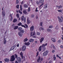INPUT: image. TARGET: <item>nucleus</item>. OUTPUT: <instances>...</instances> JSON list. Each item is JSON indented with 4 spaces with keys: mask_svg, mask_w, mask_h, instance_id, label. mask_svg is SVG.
Wrapping results in <instances>:
<instances>
[{
    "mask_svg": "<svg viewBox=\"0 0 63 63\" xmlns=\"http://www.w3.org/2000/svg\"><path fill=\"white\" fill-rule=\"evenodd\" d=\"M48 53V51L46 50L43 53V56H46L47 55V54Z\"/></svg>",
    "mask_w": 63,
    "mask_h": 63,
    "instance_id": "nucleus-1",
    "label": "nucleus"
},
{
    "mask_svg": "<svg viewBox=\"0 0 63 63\" xmlns=\"http://www.w3.org/2000/svg\"><path fill=\"white\" fill-rule=\"evenodd\" d=\"M11 59L10 60V61H14L15 60V56L13 55L11 56Z\"/></svg>",
    "mask_w": 63,
    "mask_h": 63,
    "instance_id": "nucleus-2",
    "label": "nucleus"
},
{
    "mask_svg": "<svg viewBox=\"0 0 63 63\" xmlns=\"http://www.w3.org/2000/svg\"><path fill=\"white\" fill-rule=\"evenodd\" d=\"M21 20L22 21L24 20V22H26V18L24 17V16H23L21 17Z\"/></svg>",
    "mask_w": 63,
    "mask_h": 63,
    "instance_id": "nucleus-3",
    "label": "nucleus"
},
{
    "mask_svg": "<svg viewBox=\"0 0 63 63\" xmlns=\"http://www.w3.org/2000/svg\"><path fill=\"white\" fill-rule=\"evenodd\" d=\"M26 47L25 45H24L22 47V51H24L25 50V49H26Z\"/></svg>",
    "mask_w": 63,
    "mask_h": 63,
    "instance_id": "nucleus-4",
    "label": "nucleus"
},
{
    "mask_svg": "<svg viewBox=\"0 0 63 63\" xmlns=\"http://www.w3.org/2000/svg\"><path fill=\"white\" fill-rule=\"evenodd\" d=\"M17 61L19 62V63H20V62H21V58L19 57H18L17 58Z\"/></svg>",
    "mask_w": 63,
    "mask_h": 63,
    "instance_id": "nucleus-5",
    "label": "nucleus"
},
{
    "mask_svg": "<svg viewBox=\"0 0 63 63\" xmlns=\"http://www.w3.org/2000/svg\"><path fill=\"white\" fill-rule=\"evenodd\" d=\"M34 26H32L30 28L31 31H32L34 30Z\"/></svg>",
    "mask_w": 63,
    "mask_h": 63,
    "instance_id": "nucleus-6",
    "label": "nucleus"
},
{
    "mask_svg": "<svg viewBox=\"0 0 63 63\" xmlns=\"http://www.w3.org/2000/svg\"><path fill=\"white\" fill-rule=\"evenodd\" d=\"M5 12L4 11H2V16L4 17L5 16Z\"/></svg>",
    "mask_w": 63,
    "mask_h": 63,
    "instance_id": "nucleus-7",
    "label": "nucleus"
},
{
    "mask_svg": "<svg viewBox=\"0 0 63 63\" xmlns=\"http://www.w3.org/2000/svg\"><path fill=\"white\" fill-rule=\"evenodd\" d=\"M4 60L6 62H8L9 61V59L7 58L5 59Z\"/></svg>",
    "mask_w": 63,
    "mask_h": 63,
    "instance_id": "nucleus-8",
    "label": "nucleus"
},
{
    "mask_svg": "<svg viewBox=\"0 0 63 63\" xmlns=\"http://www.w3.org/2000/svg\"><path fill=\"white\" fill-rule=\"evenodd\" d=\"M47 45V43H46L45 44H43L42 46V47L43 48L46 47H45Z\"/></svg>",
    "mask_w": 63,
    "mask_h": 63,
    "instance_id": "nucleus-9",
    "label": "nucleus"
},
{
    "mask_svg": "<svg viewBox=\"0 0 63 63\" xmlns=\"http://www.w3.org/2000/svg\"><path fill=\"white\" fill-rule=\"evenodd\" d=\"M35 32H33H33H32L31 33V36H34L35 35Z\"/></svg>",
    "mask_w": 63,
    "mask_h": 63,
    "instance_id": "nucleus-10",
    "label": "nucleus"
},
{
    "mask_svg": "<svg viewBox=\"0 0 63 63\" xmlns=\"http://www.w3.org/2000/svg\"><path fill=\"white\" fill-rule=\"evenodd\" d=\"M40 58H41V57L40 56H39L38 57V59L37 60V62H39L40 61Z\"/></svg>",
    "mask_w": 63,
    "mask_h": 63,
    "instance_id": "nucleus-11",
    "label": "nucleus"
},
{
    "mask_svg": "<svg viewBox=\"0 0 63 63\" xmlns=\"http://www.w3.org/2000/svg\"><path fill=\"white\" fill-rule=\"evenodd\" d=\"M42 46H41L39 47V51H41L42 50Z\"/></svg>",
    "mask_w": 63,
    "mask_h": 63,
    "instance_id": "nucleus-12",
    "label": "nucleus"
},
{
    "mask_svg": "<svg viewBox=\"0 0 63 63\" xmlns=\"http://www.w3.org/2000/svg\"><path fill=\"white\" fill-rule=\"evenodd\" d=\"M44 38L43 37L41 38L40 40V43H42L43 41H44Z\"/></svg>",
    "mask_w": 63,
    "mask_h": 63,
    "instance_id": "nucleus-13",
    "label": "nucleus"
},
{
    "mask_svg": "<svg viewBox=\"0 0 63 63\" xmlns=\"http://www.w3.org/2000/svg\"><path fill=\"white\" fill-rule=\"evenodd\" d=\"M18 35L20 36V37H21L22 36V34H21V32H19L18 33Z\"/></svg>",
    "mask_w": 63,
    "mask_h": 63,
    "instance_id": "nucleus-14",
    "label": "nucleus"
},
{
    "mask_svg": "<svg viewBox=\"0 0 63 63\" xmlns=\"http://www.w3.org/2000/svg\"><path fill=\"white\" fill-rule=\"evenodd\" d=\"M7 41L5 40V38H4V41H3V44L4 45H5L6 44V42Z\"/></svg>",
    "mask_w": 63,
    "mask_h": 63,
    "instance_id": "nucleus-15",
    "label": "nucleus"
},
{
    "mask_svg": "<svg viewBox=\"0 0 63 63\" xmlns=\"http://www.w3.org/2000/svg\"><path fill=\"white\" fill-rule=\"evenodd\" d=\"M34 41V39H31L29 40V42L30 43H31V42H33Z\"/></svg>",
    "mask_w": 63,
    "mask_h": 63,
    "instance_id": "nucleus-16",
    "label": "nucleus"
},
{
    "mask_svg": "<svg viewBox=\"0 0 63 63\" xmlns=\"http://www.w3.org/2000/svg\"><path fill=\"white\" fill-rule=\"evenodd\" d=\"M58 19L59 21L60 22H62V19H61L60 18H58Z\"/></svg>",
    "mask_w": 63,
    "mask_h": 63,
    "instance_id": "nucleus-17",
    "label": "nucleus"
},
{
    "mask_svg": "<svg viewBox=\"0 0 63 63\" xmlns=\"http://www.w3.org/2000/svg\"><path fill=\"white\" fill-rule=\"evenodd\" d=\"M25 45L26 46H29L30 45V43H29V42L27 43H25Z\"/></svg>",
    "mask_w": 63,
    "mask_h": 63,
    "instance_id": "nucleus-18",
    "label": "nucleus"
},
{
    "mask_svg": "<svg viewBox=\"0 0 63 63\" xmlns=\"http://www.w3.org/2000/svg\"><path fill=\"white\" fill-rule=\"evenodd\" d=\"M20 54L21 57L22 59H23V54H22V52H21L20 53Z\"/></svg>",
    "mask_w": 63,
    "mask_h": 63,
    "instance_id": "nucleus-19",
    "label": "nucleus"
},
{
    "mask_svg": "<svg viewBox=\"0 0 63 63\" xmlns=\"http://www.w3.org/2000/svg\"><path fill=\"white\" fill-rule=\"evenodd\" d=\"M18 26H15L14 27V30H16V29H17L18 28Z\"/></svg>",
    "mask_w": 63,
    "mask_h": 63,
    "instance_id": "nucleus-20",
    "label": "nucleus"
},
{
    "mask_svg": "<svg viewBox=\"0 0 63 63\" xmlns=\"http://www.w3.org/2000/svg\"><path fill=\"white\" fill-rule=\"evenodd\" d=\"M23 6L25 8H28V5L26 4H25L23 5Z\"/></svg>",
    "mask_w": 63,
    "mask_h": 63,
    "instance_id": "nucleus-21",
    "label": "nucleus"
},
{
    "mask_svg": "<svg viewBox=\"0 0 63 63\" xmlns=\"http://www.w3.org/2000/svg\"><path fill=\"white\" fill-rule=\"evenodd\" d=\"M44 2V0H40L39 1V3H43Z\"/></svg>",
    "mask_w": 63,
    "mask_h": 63,
    "instance_id": "nucleus-22",
    "label": "nucleus"
},
{
    "mask_svg": "<svg viewBox=\"0 0 63 63\" xmlns=\"http://www.w3.org/2000/svg\"><path fill=\"white\" fill-rule=\"evenodd\" d=\"M17 21V20L16 19L14 18L13 19V22H16Z\"/></svg>",
    "mask_w": 63,
    "mask_h": 63,
    "instance_id": "nucleus-23",
    "label": "nucleus"
},
{
    "mask_svg": "<svg viewBox=\"0 0 63 63\" xmlns=\"http://www.w3.org/2000/svg\"><path fill=\"white\" fill-rule=\"evenodd\" d=\"M27 23L28 24H29L30 23V20H29L28 19H27Z\"/></svg>",
    "mask_w": 63,
    "mask_h": 63,
    "instance_id": "nucleus-24",
    "label": "nucleus"
},
{
    "mask_svg": "<svg viewBox=\"0 0 63 63\" xmlns=\"http://www.w3.org/2000/svg\"><path fill=\"white\" fill-rule=\"evenodd\" d=\"M23 13L25 14H26L27 13V12H26V11L25 10H24L23 11Z\"/></svg>",
    "mask_w": 63,
    "mask_h": 63,
    "instance_id": "nucleus-25",
    "label": "nucleus"
},
{
    "mask_svg": "<svg viewBox=\"0 0 63 63\" xmlns=\"http://www.w3.org/2000/svg\"><path fill=\"white\" fill-rule=\"evenodd\" d=\"M51 40L53 42H54V43L55 42V40L53 38H52L51 39Z\"/></svg>",
    "mask_w": 63,
    "mask_h": 63,
    "instance_id": "nucleus-26",
    "label": "nucleus"
},
{
    "mask_svg": "<svg viewBox=\"0 0 63 63\" xmlns=\"http://www.w3.org/2000/svg\"><path fill=\"white\" fill-rule=\"evenodd\" d=\"M34 14H32L31 16V17L32 18H34Z\"/></svg>",
    "mask_w": 63,
    "mask_h": 63,
    "instance_id": "nucleus-27",
    "label": "nucleus"
},
{
    "mask_svg": "<svg viewBox=\"0 0 63 63\" xmlns=\"http://www.w3.org/2000/svg\"><path fill=\"white\" fill-rule=\"evenodd\" d=\"M14 47H12L10 49V51H11V50H14Z\"/></svg>",
    "mask_w": 63,
    "mask_h": 63,
    "instance_id": "nucleus-28",
    "label": "nucleus"
},
{
    "mask_svg": "<svg viewBox=\"0 0 63 63\" xmlns=\"http://www.w3.org/2000/svg\"><path fill=\"white\" fill-rule=\"evenodd\" d=\"M27 40H28V39L27 38H26L23 41L24 42H26V41H27Z\"/></svg>",
    "mask_w": 63,
    "mask_h": 63,
    "instance_id": "nucleus-29",
    "label": "nucleus"
},
{
    "mask_svg": "<svg viewBox=\"0 0 63 63\" xmlns=\"http://www.w3.org/2000/svg\"><path fill=\"white\" fill-rule=\"evenodd\" d=\"M44 29L43 27H41L39 28V30L40 31H41V30H44Z\"/></svg>",
    "mask_w": 63,
    "mask_h": 63,
    "instance_id": "nucleus-30",
    "label": "nucleus"
},
{
    "mask_svg": "<svg viewBox=\"0 0 63 63\" xmlns=\"http://www.w3.org/2000/svg\"><path fill=\"white\" fill-rule=\"evenodd\" d=\"M20 8L21 11H22V5H20Z\"/></svg>",
    "mask_w": 63,
    "mask_h": 63,
    "instance_id": "nucleus-31",
    "label": "nucleus"
},
{
    "mask_svg": "<svg viewBox=\"0 0 63 63\" xmlns=\"http://www.w3.org/2000/svg\"><path fill=\"white\" fill-rule=\"evenodd\" d=\"M46 47L43 48V51H44L46 50Z\"/></svg>",
    "mask_w": 63,
    "mask_h": 63,
    "instance_id": "nucleus-32",
    "label": "nucleus"
},
{
    "mask_svg": "<svg viewBox=\"0 0 63 63\" xmlns=\"http://www.w3.org/2000/svg\"><path fill=\"white\" fill-rule=\"evenodd\" d=\"M21 29H22V28L21 27H19L18 28V30L19 31Z\"/></svg>",
    "mask_w": 63,
    "mask_h": 63,
    "instance_id": "nucleus-33",
    "label": "nucleus"
},
{
    "mask_svg": "<svg viewBox=\"0 0 63 63\" xmlns=\"http://www.w3.org/2000/svg\"><path fill=\"white\" fill-rule=\"evenodd\" d=\"M47 5L46 4L44 6L45 9H46V8H47Z\"/></svg>",
    "mask_w": 63,
    "mask_h": 63,
    "instance_id": "nucleus-34",
    "label": "nucleus"
},
{
    "mask_svg": "<svg viewBox=\"0 0 63 63\" xmlns=\"http://www.w3.org/2000/svg\"><path fill=\"white\" fill-rule=\"evenodd\" d=\"M15 55L16 58H17V55L16 54H15Z\"/></svg>",
    "mask_w": 63,
    "mask_h": 63,
    "instance_id": "nucleus-35",
    "label": "nucleus"
},
{
    "mask_svg": "<svg viewBox=\"0 0 63 63\" xmlns=\"http://www.w3.org/2000/svg\"><path fill=\"white\" fill-rule=\"evenodd\" d=\"M22 25V23H20L18 24V26H20V25Z\"/></svg>",
    "mask_w": 63,
    "mask_h": 63,
    "instance_id": "nucleus-36",
    "label": "nucleus"
},
{
    "mask_svg": "<svg viewBox=\"0 0 63 63\" xmlns=\"http://www.w3.org/2000/svg\"><path fill=\"white\" fill-rule=\"evenodd\" d=\"M58 11L59 12H62V10H58Z\"/></svg>",
    "mask_w": 63,
    "mask_h": 63,
    "instance_id": "nucleus-37",
    "label": "nucleus"
},
{
    "mask_svg": "<svg viewBox=\"0 0 63 63\" xmlns=\"http://www.w3.org/2000/svg\"><path fill=\"white\" fill-rule=\"evenodd\" d=\"M59 28H58V26H56V27H55V29H56L57 30Z\"/></svg>",
    "mask_w": 63,
    "mask_h": 63,
    "instance_id": "nucleus-38",
    "label": "nucleus"
},
{
    "mask_svg": "<svg viewBox=\"0 0 63 63\" xmlns=\"http://www.w3.org/2000/svg\"><path fill=\"white\" fill-rule=\"evenodd\" d=\"M47 30L49 32H50V31H51V30H50V29H47Z\"/></svg>",
    "mask_w": 63,
    "mask_h": 63,
    "instance_id": "nucleus-39",
    "label": "nucleus"
},
{
    "mask_svg": "<svg viewBox=\"0 0 63 63\" xmlns=\"http://www.w3.org/2000/svg\"><path fill=\"white\" fill-rule=\"evenodd\" d=\"M19 3V1H18V0H16V4H18Z\"/></svg>",
    "mask_w": 63,
    "mask_h": 63,
    "instance_id": "nucleus-40",
    "label": "nucleus"
},
{
    "mask_svg": "<svg viewBox=\"0 0 63 63\" xmlns=\"http://www.w3.org/2000/svg\"><path fill=\"white\" fill-rule=\"evenodd\" d=\"M42 24H43V23L42 22H41L40 24V25L41 26H42Z\"/></svg>",
    "mask_w": 63,
    "mask_h": 63,
    "instance_id": "nucleus-41",
    "label": "nucleus"
},
{
    "mask_svg": "<svg viewBox=\"0 0 63 63\" xmlns=\"http://www.w3.org/2000/svg\"><path fill=\"white\" fill-rule=\"evenodd\" d=\"M19 15L18 14H17L16 16L18 18H19Z\"/></svg>",
    "mask_w": 63,
    "mask_h": 63,
    "instance_id": "nucleus-42",
    "label": "nucleus"
},
{
    "mask_svg": "<svg viewBox=\"0 0 63 63\" xmlns=\"http://www.w3.org/2000/svg\"><path fill=\"white\" fill-rule=\"evenodd\" d=\"M36 34L38 35H40V32H38L36 33Z\"/></svg>",
    "mask_w": 63,
    "mask_h": 63,
    "instance_id": "nucleus-43",
    "label": "nucleus"
},
{
    "mask_svg": "<svg viewBox=\"0 0 63 63\" xmlns=\"http://www.w3.org/2000/svg\"><path fill=\"white\" fill-rule=\"evenodd\" d=\"M52 46H53V48H54V49H55V46H54L53 45H52Z\"/></svg>",
    "mask_w": 63,
    "mask_h": 63,
    "instance_id": "nucleus-44",
    "label": "nucleus"
},
{
    "mask_svg": "<svg viewBox=\"0 0 63 63\" xmlns=\"http://www.w3.org/2000/svg\"><path fill=\"white\" fill-rule=\"evenodd\" d=\"M62 7V6H61V5H60L59 6V9H60V8H61Z\"/></svg>",
    "mask_w": 63,
    "mask_h": 63,
    "instance_id": "nucleus-45",
    "label": "nucleus"
},
{
    "mask_svg": "<svg viewBox=\"0 0 63 63\" xmlns=\"http://www.w3.org/2000/svg\"><path fill=\"white\" fill-rule=\"evenodd\" d=\"M36 3L38 5H39V4H40V2H39H39H38V1H37L36 2Z\"/></svg>",
    "mask_w": 63,
    "mask_h": 63,
    "instance_id": "nucleus-46",
    "label": "nucleus"
},
{
    "mask_svg": "<svg viewBox=\"0 0 63 63\" xmlns=\"http://www.w3.org/2000/svg\"><path fill=\"white\" fill-rule=\"evenodd\" d=\"M19 12L20 14H22V13L21 11H20V10H19Z\"/></svg>",
    "mask_w": 63,
    "mask_h": 63,
    "instance_id": "nucleus-47",
    "label": "nucleus"
},
{
    "mask_svg": "<svg viewBox=\"0 0 63 63\" xmlns=\"http://www.w3.org/2000/svg\"><path fill=\"white\" fill-rule=\"evenodd\" d=\"M43 58H41L40 59V62H41L43 61Z\"/></svg>",
    "mask_w": 63,
    "mask_h": 63,
    "instance_id": "nucleus-48",
    "label": "nucleus"
},
{
    "mask_svg": "<svg viewBox=\"0 0 63 63\" xmlns=\"http://www.w3.org/2000/svg\"><path fill=\"white\" fill-rule=\"evenodd\" d=\"M12 26L13 27H15V24H12Z\"/></svg>",
    "mask_w": 63,
    "mask_h": 63,
    "instance_id": "nucleus-49",
    "label": "nucleus"
},
{
    "mask_svg": "<svg viewBox=\"0 0 63 63\" xmlns=\"http://www.w3.org/2000/svg\"><path fill=\"white\" fill-rule=\"evenodd\" d=\"M28 10L29 12H30V8L29 7Z\"/></svg>",
    "mask_w": 63,
    "mask_h": 63,
    "instance_id": "nucleus-50",
    "label": "nucleus"
},
{
    "mask_svg": "<svg viewBox=\"0 0 63 63\" xmlns=\"http://www.w3.org/2000/svg\"><path fill=\"white\" fill-rule=\"evenodd\" d=\"M58 42V43H61V40H59Z\"/></svg>",
    "mask_w": 63,
    "mask_h": 63,
    "instance_id": "nucleus-51",
    "label": "nucleus"
},
{
    "mask_svg": "<svg viewBox=\"0 0 63 63\" xmlns=\"http://www.w3.org/2000/svg\"><path fill=\"white\" fill-rule=\"evenodd\" d=\"M16 7L17 8V9H18V8H19V5H17L16 6Z\"/></svg>",
    "mask_w": 63,
    "mask_h": 63,
    "instance_id": "nucleus-52",
    "label": "nucleus"
},
{
    "mask_svg": "<svg viewBox=\"0 0 63 63\" xmlns=\"http://www.w3.org/2000/svg\"><path fill=\"white\" fill-rule=\"evenodd\" d=\"M25 25L26 26V28H28V25L27 24H25Z\"/></svg>",
    "mask_w": 63,
    "mask_h": 63,
    "instance_id": "nucleus-53",
    "label": "nucleus"
},
{
    "mask_svg": "<svg viewBox=\"0 0 63 63\" xmlns=\"http://www.w3.org/2000/svg\"><path fill=\"white\" fill-rule=\"evenodd\" d=\"M13 18L12 17H11V18L10 19V21H12V20H13Z\"/></svg>",
    "mask_w": 63,
    "mask_h": 63,
    "instance_id": "nucleus-54",
    "label": "nucleus"
},
{
    "mask_svg": "<svg viewBox=\"0 0 63 63\" xmlns=\"http://www.w3.org/2000/svg\"><path fill=\"white\" fill-rule=\"evenodd\" d=\"M21 32L22 33H24V31H23V30H21Z\"/></svg>",
    "mask_w": 63,
    "mask_h": 63,
    "instance_id": "nucleus-55",
    "label": "nucleus"
},
{
    "mask_svg": "<svg viewBox=\"0 0 63 63\" xmlns=\"http://www.w3.org/2000/svg\"><path fill=\"white\" fill-rule=\"evenodd\" d=\"M44 3H42V4H41V5H40L39 6V7H41V6H43V5H44Z\"/></svg>",
    "mask_w": 63,
    "mask_h": 63,
    "instance_id": "nucleus-56",
    "label": "nucleus"
},
{
    "mask_svg": "<svg viewBox=\"0 0 63 63\" xmlns=\"http://www.w3.org/2000/svg\"><path fill=\"white\" fill-rule=\"evenodd\" d=\"M54 60H56V57H53Z\"/></svg>",
    "mask_w": 63,
    "mask_h": 63,
    "instance_id": "nucleus-57",
    "label": "nucleus"
},
{
    "mask_svg": "<svg viewBox=\"0 0 63 63\" xmlns=\"http://www.w3.org/2000/svg\"><path fill=\"white\" fill-rule=\"evenodd\" d=\"M21 26H22V27H24L25 28H26L25 26L24 25H21Z\"/></svg>",
    "mask_w": 63,
    "mask_h": 63,
    "instance_id": "nucleus-58",
    "label": "nucleus"
},
{
    "mask_svg": "<svg viewBox=\"0 0 63 63\" xmlns=\"http://www.w3.org/2000/svg\"><path fill=\"white\" fill-rule=\"evenodd\" d=\"M54 51H55L54 50H53L52 51V53H54Z\"/></svg>",
    "mask_w": 63,
    "mask_h": 63,
    "instance_id": "nucleus-59",
    "label": "nucleus"
},
{
    "mask_svg": "<svg viewBox=\"0 0 63 63\" xmlns=\"http://www.w3.org/2000/svg\"><path fill=\"white\" fill-rule=\"evenodd\" d=\"M49 27L50 28H51L52 27V26H50Z\"/></svg>",
    "mask_w": 63,
    "mask_h": 63,
    "instance_id": "nucleus-60",
    "label": "nucleus"
},
{
    "mask_svg": "<svg viewBox=\"0 0 63 63\" xmlns=\"http://www.w3.org/2000/svg\"><path fill=\"white\" fill-rule=\"evenodd\" d=\"M13 48H15V47H16V45H15L13 46Z\"/></svg>",
    "mask_w": 63,
    "mask_h": 63,
    "instance_id": "nucleus-61",
    "label": "nucleus"
},
{
    "mask_svg": "<svg viewBox=\"0 0 63 63\" xmlns=\"http://www.w3.org/2000/svg\"><path fill=\"white\" fill-rule=\"evenodd\" d=\"M61 47L62 48H63V46H61Z\"/></svg>",
    "mask_w": 63,
    "mask_h": 63,
    "instance_id": "nucleus-62",
    "label": "nucleus"
},
{
    "mask_svg": "<svg viewBox=\"0 0 63 63\" xmlns=\"http://www.w3.org/2000/svg\"><path fill=\"white\" fill-rule=\"evenodd\" d=\"M15 63H18V62H17V61H15Z\"/></svg>",
    "mask_w": 63,
    "mask_h": 63,
    "instance_id": "nucleus-63",
    "label": "nucleus"
},
{
    "mask_svg": "<svg viewBox=\"0 0 63 63\" xmlns=\"http://www.w3.org/2000/svg\"><path fill=\"white\" fill-rule=\"evenodd\" d=\"M61 18L62 19H63V17H62V16H61Z\"/></svg>",
    "mask_w": 63,
    "mask_h": 63,
    "instance_id": "nucleus-64",
    "label": "nucleus"
}]
</instances>
